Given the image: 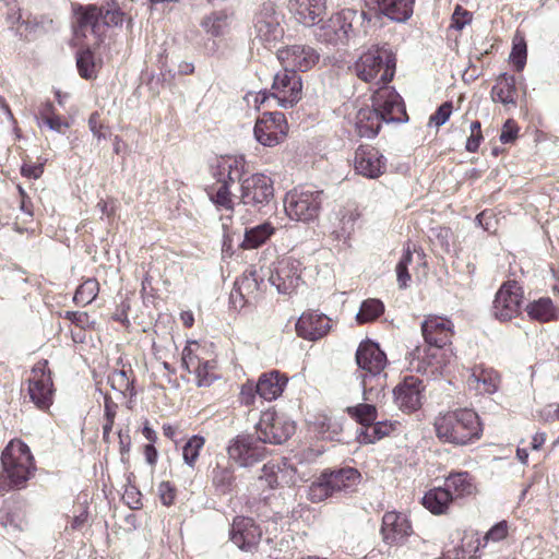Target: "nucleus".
Instances as JSON below:
<instances>
[{"label":"nucleus","instance_id":"nucleus-1","mask_svg":"<svg viewBox=\"0 0 559 559\" xmlns=\"http://www.w3.org/2000/svg\"><path fill=\"white\" fill-rule=\"evenodd\" d=\"M406 111L401 96L392 87H380L373 92L372 108H361L356 116V129L360 136L373 138L382 122H402Z\"/></svg>","mask_w":559,"mask_h":559},{"label":"nucleus","instance_id":"nucleus-2","mask_svg":"<svg viewBox=\"0 0 559 559\" xmlns=\"http://www.w3.org/2000/svg\"><path fill=\"white\" fill-rule=\"evenodd\" d=\"M358 366L357 378L360 379L365 401L376 402L383 396L384 378L382 374L386 366V356L378 344L364 341L356 350Z\"/></svg>","mask_w":559,"mask_h":559},{"label":"nucleus","instance_id":"nucleus-3","mask_svg":"<svg viewBox=\"0 0 559 559\" xmlns=\"http://www.w3.org/2000/svg\"><path fill=\"white\" fill-rule=\"evenodd\" d=\"M437 438L444 443L464 445L480 436L478 415L467 408L439 414L433 421Z\"/></svg>","mask_w":559,"mask_h":559},{"label":"nucleus","instance_id":"nucleus-4","mask_svg":"<svg viewBox=\"0 0 559 559\" xmlns=\"http://www.w3.org/2000/svg\"><path fill=\"white\" fill-rule=\"evenodd\" d=\"M396 69V58L386 46H373L366 50L355 62V73L364 82L376 85L377 88L388 87Z\"/></svg>","mask_w":559,"mask_h":559},{"label":"nucleus","instance_id":"nucleus-5","mask_svg":"<svg viewBox=\"0 0 559 559\" xmlns=\"http://www.w3.org/2000/svg\"><path fill=\"white\" fill-rule=\"evenodd\" d=\"M0 491L23 486L35 468L33 455L27 444L12 440L1 455Z\"/></svg>","mask_w":559,"mask_h":559},{"label":"nucleus","instance_id":"nucleus-6","mask_svg":"<svg viewBox=\"0 0 559 559\" xmlns=\"http://www.w3.org/2000/svg\"><path fill=\"white\" fill-rule=\"evenodd\" d=\"M124 14L116 2L107 3L106 7H96L90 4L82 8L78 13V25L75 27V37H94L98 41L104 26H118L123 22Z\"/></svg>","mask_w":559,"mask_h":559},{"label":"nucleus","instance_id":"nucleus-7","mask_svg":"<svg viewBox=\"0 0 559 559\" xmlns=\"http://www.w3.org/2000/svg\"><path fill=\"white\" fill-rule=\"evenodd\" d=\"M423 335L426 342L432 346L427 350L428 366L431 372L442 371L447 364H442L441 358L444 355L442 350L453 334L452 322L443 317L429 316L421 324Z\"/></svg>","mask_w":559,"mask_h":559},{"label":"nucleus","instance_id":"nucleus-8","mask_svg":"<svg viewBox=\"0 0 559 559\" xmlns=\"http://www.w3.org/2000/svg\"><path fill=\"white\" fill-rule=\"evenodd\" d=\"M322 203V191L294 189L286 193V215L296 222L310 223L318 218Z\"/></svg>","mask_w":559,"mask_h":559},{"label":"nucleus","instance_id":"nucleus-9","mask_svg":"<svg viewBox=\"0 0 559 559\" xmlns=\"http://www.w3.org/2000/svg\"><path fill=\"white\" fill-rule=\"evenodd\" d=\"M255 432L262 443L282 444L295 432V424L273 409L262 412L255 425Z\"/></svg>","mask_w":559,"mask_h":559},{"label":"nucleus","instance_id":"nucleus-10","mask_svg":"<svg viewBox=\"0 0 559 559\" xmlns=\"http://www.w3.org/2000/svg\"><path fill=\"white\" fill-rule=\"evenodd\" d=\"M364 15L353 9H345L332 15L326 22L318 27L316 37L328 44H344L354 31V22Z\"/></svg>","mask_w":559,"mask_h":559},{"label":"nucleus","instance_id":"nucleus-11","mask_svg":"<svg viewBox=\"0 0 559 559\" xmlns=\"http://www.w3.org/2000/svg\"><path fill=\"white\" fill-rule=\"evenodd\" d=\"M270 93L274 106L290 108L301 99V78L297 72L284 68L274 75Z\"/></svg>","mask_w":559,"mask_h":559},{"label":"nucleus","instance_id":"nucleus-12","mask_svg":"<svg viewBox=\"0 0 559 559\" xmlns=\"http://www.w3.org/2000/svg\"><path fill=\"white\" fill-rule=\"evenodd\" d=\"M47 360L34 365L28 377V395L39 409H48L53 401V383Z\"/></svg>","mask_w":559,"mask_h":559},{"label":"nucleus","instance_id":"nucleus-13","mask_svg":"<svg viewBox=\"0 0 559 559\" xmlns=\"http://www.w3.org/2000/svg\"><path fill=\"white\" fill-rule=\"evenodd\" d=\"M227 453L228 457L240 467H250L263 461L267 452L258 437L239 435L229 441Z\"/></svg>","mask_w":559,"mask_h":559},{"label":"nucleus","instance_id":"nucleus-14","mask_svg":"<svg viewBox=\"0 0 559 559\" xmlns=\"http://www.w3.org/2000/svg\"><path fill=\"white\" fill-rule=\"evenodd\" d=\"M523 304V289L515 281L501 285L492 304V316L502 322L516 318Z\"/></svg>","mask_w":559,"mask_h":559},{"label":"nucleus","instance_id":"nucleus-15","mask_svg":"<svg viewBox=\"0 0 559 559\" xmlns=\"http://www.w3.org/2000/svg\"><path fill=\"white\" fill-rule=\"evenodd\" d=\"M182 365L185 368L195 376L199 386H207L209 378L206 372L202 373V367L215 368L216 364L212 350L206 344L197 341H190L182 350Z\"/></svg>","mask_w":559,"mask_h":559},{"label":"nucleus","instance_id":"nucleus-16","mask_svg":"<svg viewBox=\"0 0 559 559\" xmlns=\"http://www.w3.org/2000/svg\"><path fill=\"white\" fill-rule=\"evenodd\" d=\"M253 28V43H258L266 49L274 48L284 36L281 15L272 7H265L257 13Z\"/></svg>","mask_w":559,"mask_h":559},{"label":"nucleus","instance_id":"nucleus-17","mask_svg":"<svg viewBox=\"0 0 559 559\" xmlns=\"http://www.w3.org/2000/svg\"><path fill=\"white\" fill-rule=\"evenodd\" d=\"M288 132L284 114L264 112L255 122L254 139L263 146L273 147L282 143Z\"/></svg>","mask_w":559,"mask_h":559},{"label":"nucleus","instance_id":"nucleus-18","mask_svg":"<svg viewBox=\"0 0 559 559\" xmlns=\"http://www.w3.org/2000/svg\"><path fill=\"white\" fill-rule=\"evenodd\" d=\"M241 202L255 207L263 206L273 199L274 188L270 177L252 174L240 181Z\"/></svg>","mask_w":559,"mask_h":559},{"label":"nucleus","instance_id":"nucleus-19","mask_svg":"<svg viewBox=\"0 0 559 559\" xmlns=\"http://www.w3.org/2000/svg\"><path fill=\"white\" fill-rule=\"evenodd\" d=\"M270 283L280 294L294 293L301 283V262L292 257L280 260Z\"/></svg>","mask_w":559,"mask_h":559},{"label":"nucleus","instance_id":"nucleus-20","mask_svg":"<svg viewBox=\"0 0 559 559\" xmlns=\"http://www.w3.org/2000/svg\"><path fill=\"white\" fill-rule=\"evenodd\" d=\"M277 59L292 71H307L319 61V53L311 46L296 44L278 49Z\"/></svg>","mask_w":559,"mask_h":559},{"label":"nucleus","instance_id":"nucleus-21","mask_svg":"<svg viewBox=\"0 0 559 559\" xmlns=\"http://www.w3.org/2000/svg\"><path fill=\"white\" fill-rule=\"evenodd\" d=\"M354 168L357 174L369 179H376L384 174L386 159L378 148L370 145H360L355 151Z\"/></svg>","mask_w":559,"mask_h":559},{"label":"nucleus","instance_id":"nucleus-22","mask_svg":"<svg viewBox=\"0 0 559 559\" xmlns=\"http://www.w3.org/2000/svg\"><path fill=\"white\" fill-rule=\"evenodd\" d=\"M209 199L215 205L216 210L221 212L222 228L224 230L225 242L229 239V227L233 221L235 211V202L230 192V185L224 182H216L206 190Z\"/></svg>","mask_w":559,"mask_h":559},{"label":"nucleus","instance_id":"nucleus-23","mask_svg":"<svg viewBox=\"0 0 559 559\" xmlns=\"http://www.w3.org/2000/svg\"><path fill=\"white\" fill-rule=\"evenodd\" d=\"M423 381L414 376L406 377L393 391L394 400L400 409L415 412L421 406Z\"/></svg>","mask_w":559,"mask_h":559},{"label":"nucleus","instance_id":"nucleus-24","mask_svg":"<svg viewBox=\"0 0 559 559\" xmlns=\"http://www.w3.org/2000/svg\"><path fill=\"white\" fill-rule=\"evenodd\" d=\"M262 532L249 518L235 519L230 530V540L241 550L251 551L259 543Z\"/></svg>","mask_w":559,"mask_h":559},{"label":"nucleus","instance_id":"nucleus-25","mask_svg":"<svg viewBox=\"0 0 559 559\" xmlns=\"http://www.w3.org/2000/svg\"><path fill=\"white\" fill-rule=\"evenodd\" d=\"M330 330V318L323 313L312 311L304 312L296 323V332L298 336L308 341L322 338Z\"/></svg>","mask_w":559,"mask_h":559},{"label":"nucleus","instance_id":"nucleus-26","mask_svg":"<svg viewBox=\"0 0 559 559\" xmlns=\"http://www.w3.org/2000/svg\"><path fill=\"white\" fill-rule=\"evenodd\" d=\"M246 160L240 155H225L215 158L212 164V175L218 182L227 185L241 180L245 173Z\"/></svg>","mask_w":559,"mask_h":559},{"label":"nucleus","instance_id":"nucleus-27","mask_svg":"<svg viewBox=\"0 0 559 559\" xmlns=\"http://www.w3.org/2000/svg\"><path fill=\"white\" fill-rule=\"evenodd\" d=\"M288 7L299 23L313 26L324 15L326 0H289Z\"/></svg>","mask_w":559,"mask_h":559},{"label":"nucleus","instance_id":"nucleus-28","mask_svg":"<svg viewBox=\"0 0 559 559\" xmlns=\"http://www.w3.org/2000/svg\"><path fill=\"white\" fill-rule=\"evenodd\" d=\"M500 382L499 373L495 369L483 365L473 367L467 378L468 388L476 391L478 394L496 393Z\"/></svg>","mask_w":559,"mask_h":559},{"label":"nucleus","instance_id":"nucleus-29","mask_svg":"<svg viewBox=\"0 0 559 559\" xmlns=\"http://www.w3.org/2000/svg\"><path fill=\"white\" fill-rule=\"evenodd\" d=\"M382 534L388 543H400L412 534V525L406 515L386 512L382 519Z\"/></svg>","mask_w":559,"mask_h":559},{"label":"nucleus","instance_id":"nucleus-30","mask_svg":"<svg viewBox=\"0 0 559 559\" xmlns=\"http://www.w3.org/2000/svg\"><path fill=\"white\" fill-rule=\"evenodd\" d=\"M261 479H264L270 488L292 486L297 481L296 468L284 461L282 464L267 463L262 467Z\"/></svg>","mask_w":559,"mask_h":559},{"label":"nucleus","instance_id":"nucleus-31","mask_svg":"<svg viewBox=\"0 0 559 559\" xmlns=\"http://www.w3.org/2000/svg\"><path fill=\"white\" fill-rule=\"evenodd\" d=\"M287 381V378L277 370L265 372L257 382L258 395L265 401L276 400L283 393Z\"/></svg>","mask_w":559,"mask_h":559},{"label":"nucleus","instance_id":"nucleus-32","mask_svg":"<svg viewBox=\"0 0 559 559\" xmlns=\"http://www.w3.org/2000/svg\"><path fill=\"white\" fill-rule=\"evenodd\" d=\"M491 98L495 103L504 106H515L518 98L516 79L508 73L500 74L491 88Z\"/></svg>","mask_w":559,"mask_h":559},{"label":"nucleus","instance_id":"nucleus-33","mask_svg":"<svg viewBox=\"0 0 559 559\" xmlns=\"http://www.w3.org/2000/svg\"><path fill=\"white\" fill-rule=\"evenodd\" d=\"M361 213L355 204H348L336 214L338 221L337 226L333 230V235L337 239H348L355 230V225L360 218Z\"/></svg>","mask_w":559,"mask_h":559},{"label":"nucleus","instance_id":"nucleus-34","mask_svg":"<svg viewBox=\"0 0 559 559\" xmlns=\"http://www.w3.org/2000/svg\"><path fill=\"white\" fill-rule=\"evenodd\" d=\"M76 46L81 47V51L76 57V66L80 72V75L84 79H92L95 76V64L93 62V55L91 52V47L96 45L98 41H95L94 37L88 36V38L81 37L79 40L74 36L73 38Z\"/></svg>","mask_w":559,"mask_h":559},{"label":"nucleus","instance_id":"nucleus-35","mask_svg":"<svg viewBox=\"0 0 559 559\" xmlns=\"http://www.w3.org/2000/svg\"><path fill=\"white\" fill-rule=\"evenodd\" d=\"M415 0H377L379 10L392 21L405 22L412 14Z\"/></svg>","mask_w":559,"mask_h":559},{"label":"nucleus","instance_id":"nucleus-36","mask_svg":"<svg viewBox=\"0 0 559 559\" xmlns=\"http://www.w3.org/2000/svg\"><path fill=\"white\" fill-rule=\"evenodd\" d=\"M452 501L453 496L445 487L430 489L423 497V506L433 514L445 513Z\"/></svg>","mask_w":559,"mask_h":559},{"label":"nucleus","instance_id":"nucleus-37","mask_svg":"<svg viewBox=\"0 0 559 559\" xmlns=\"http://www.w3.org/2000/svg\"><path fill=\"white\" fill-rule=\"evenodd\" d=\"M444 487L452 493L453 499L469 496L476 489L473 478L467 472L450 474L445 479Z\"/></svg>","mask_w":559,"mask_h":559},{"label":"nucleus","instance_id":"nucleus-38","mask_svg":"<svg viewBox=\"0 0 559 559\" xmlns=\"http://www.w3.org/2000/svg\"><path fill=\"white\" fill-rule=\"evenodd\" d=\"M324 474L330 481V488H332L333 492L352 489L358 484L360 478L358 471L352 467Z\"/></svg>","mask_w":559,"mask_h":559},{"label":"nucleus","instance_id":"nucleus-39","mask_svg":"<svg viewBox=\"0 0 559 559\" xmlns=\"http://www.w3.org/2000/svg\"><path fill=\"white\" fill-rule=\"evenodd\" d=\"M526 311L532 319L540 322L559 319V308H557L548 297L530 302L526 307Z\"/></svg>","mask_w":559,"mask_h":559},{"label":"nucleus","instance_id":"nucleus-40","mask_svg":"<svg viewBox=\"0 0 559 559\" xmlns=\"http://www.w3.org/2000/svg\"><path fill=\"white\" fill-rule=\"evenodd\" d=\"M275 231V228L270 223H263L245 233L241 248L246 250L255 249L262 246Z\"/></svg>","mask_w":559,"mask_h":559},{"label":"nucleus","instance_id":"nucleus-41","mask_svg":"<svg viewBox=\"0 0 559 559\" xmlns=\"http://www.w3.org/2000/svg\"><path fill=\"white\" fill-rule=\"evenodd\" d=\"M229 16L225 12H213L201 22L203 29L214 37L225 35L229 31Z\"/></svg>","mask_w":559,"mask_h":559},{"label":"nucleus","instance_id":"nucleus-42","mask_svg":"<svg viewBox=\"0 0 559 559\" xmlns=\"http://www.w3.org/2000/svg\"><path fill=\"white\" fill-rule=\"evenodd\" d=\"M508 523L501 521L493 525L483 537L477 533L472 534V542L476 544L473 555H476L481 547H486L489 542L498 543L504 539L508 535Z\"/></svg>","mask_w":559,"mask_h":559},{"label":"nucleus","instance_id":"nucleus-43","mask_svg":"<svg viewBox=\"0 0 559 559\" xmlns=\"http://www.w3.org/2000/svg\"><path fill=\"white\" fill-rule=\"evenodd\" d=\"M394 430V424L390 421H377L369 424L358 435L361 443H374L376 441L389 436Z\"/></svg>","mask_w":559,"mask_h":559},{"label":"nucleus","instance_id":"nucleus-44","mask_svg":"<svg viewBox=\"0 0 559 559\" xmlns=\"http://www.w3.org/2000/svg\"><path fill=\"white\" fill-rule=\"evenodd\" d=\"M376 402L366 401L367 403L347 407V414L365 428L377 419Z\"/></svg>","mask_w":559,"mask_h":559},{"label":"nucleus","instance_id":"nucleus-45","mask_svg":"<svg viewBox=\"0 0 559 559\" xmlns=\"http://www.w3.org/2000/svg\"><path fill=\"white\" fill-rule=\"evenodd\" d=\"M234 290L246 300L254 298L259 290V282L255 272L250 271L237 278L235 282Z\"/></svg>","mask_w":559,"mask_h":559},{"label":"nucleus","instance_id":"nucleus-46","mask_svg":"<svg viewBox=\"0 0 559 559\" xmlns=\"http://www.w3.org/2000/svg\"><path fill=\"white\" fill-rule=\"evenodd\" d=\"M205 444V438L199 435L192 436L182 448L183 462L191 468H194L200 452Z\"/></svg>","mask_w":559,"mask_h":559},{"label":"nucleus","instance_id":"nucleus-47","mask_svg":"<svg viewBox=\"0 0 559 559\" xmlns=\"http://www.w3.org/2000/svg\"><path fill=\"white\" fill-rule=\"evenodd\" d=\"M99 284L95 278H87L76 289L73 300L76 305H90L98 295Z\"/></svg>","mask_w":559,"mask_h":559},{"label":"nucleus","instance_id":"nucleus-48","mask_svg":"<svg viewBox=\"0 0 559 559\" xmlns=\"http://www.w3.org/2000/svg\"><path fill=\"white\" fill-rule=\"evenodd\" d=\"M384 311V306L379 299L365 300L356 314L358 323H368L379 318Z\"/></svg>","mask_w":559,"mask_h":559},{"label":"nucleus","instance_id":"nucleus-49","mask_svg":"<svg viewBox=\"0 0 559 559\" xmlns=\"http://www.w3.org/2000/svg\"><path fill=\"white\" fill-rule=\"evenodd\" d=\"M334 492L330 488V481L326 475L323 473L318 480L313 481L308 490V498L312 502H321L324 499L332 496Z\"/></svg>","mask_w":559,"mask_h":559},{"label":"nucleus","instance_id":"nucleus-50","mask_svg":"<svg viewBox=\"0 0 559 559\" xmlns=\"http://www.w3.org/2000/svg\"><path fill=\"white\" fill-rule=\"evenodd\" d=\"M527 47L524 37L515 36L513 46L510 53V62L514 66L516 71H522L526 64Z\"/></svg>","mask_w":559,"mask_h":559},{"label":"nucleus","instance_id":"nucleus-51","mask_svg":"<svg viewBox=\"0 0 559 559\" xmlns=\"http://www.w3.org/2000/svg\"><path fill=\"white\" fill-rule=\"evenodd\" d=\"M314 429L323 439H332L341 431L340 425L325 415L316 418Z\"/></svg>","mask_w":559,"mask_h":559},{"label":"nucleus","instance_id":"nucleus-52","mask_svg":"<svg viewBox=\"0 0 559 559\" xmlns=\"http://www.w3.org/2000/svg\"><path fill=\"white\" fill-rule=\"evenodd\" d=\"M412 261L413 253L411 252L409 249H406L395 269L400 288H406L408 286V283L411 281L408 265L412 263Z\"/></svg>","mask_w":559,"mask_h":559},{"label":"nucleus","instance_id":"nucleus-53","mask_svg":"<svg viewBox=\"0 0 559 559\" xmlns=\"http://www.w3.org/2000/svg\"><path fill=\"white\" fill-rule=\"evenodd\" d=\"M108 381L111 388L116 391H119L120 393L127 392L132 385L130 374L126 370L112 371L108 377Z\"/></svg>","mask_w":559,"mask_h":559},{"label":"nucleus","instance_id":"nucleus-54","mask_svg":"<svg viewBox=\"0 0 559 559\" xmlns=\"http://www.w3.org/2000/svg\"><path fill=\"white\" fill-rule=\"evenodd\" d=\"M473 14L461 5H456L451 17V27L456 31H462L466 25L472 22Z\"/></svg>","mask_w":559,"mask_h":559},{"label":"nucleus","instance_id":"nucleus-55","mask_svg":"<svg viewBox=\"0 0 559 559\" xmlns=\"http://www.w3.org/2000/svg\"><path fill=\"white\" fill-rule=\"evenodd\" d=\"M234 480L233 472L228 468H216L214 469L213 484L221 489L226 491L229 489Z\"/></svg>","mask_w":559,"mask_h":559},{"label":"nucleus","instance_id":"nucleus-56","mask_svg":"<svg viewBox=\"0 0 559 559\" xmlns=\"http://www.w3.org/2000/svg\"><path fill=\"white\" fill-rule=\"evenodd\" d=\"M452 103L445 102L443 103L437 111L430 116L429 124H433L435 127L439 128L443 126L450 118L452 114Z\"/></svg>","mask_w":559,"mask_h":559},{"label":"nucleus","instance_id":"nucleus-57","mask_svg":"<svg viewBox=\"0 0 559 559\" xmlns=\"http://www.w3.org/2000/svg\"><path fill=\"white\" fill-rule=\"evenodd\" d=\"M88 128L97 140L107 139L109 135V129L100 122V116L98 112H93L90 116Z\"/></svg>","mask_w":559,"mask_h":559},{"label":"nucleus","instance_id":"nucleus-58","mask_svg":"<svg viewBox=\"0 0 559 559\" xmlns=\"http://www.w3.org/2000/svg\"><path fill=\"white\" fill-rule=\"evenodd\" d=\"M270 91H261L259 93H248L245 97L249 106L259 109L261 105L269 104L270 107L274 106Z\"/></svg>","mask_w":559,"mask_h":559},{"label":"nucleus","instance_id":"nucleus-59","mask_svg":"<svg viewBox=\"0 0 559 559\" xmlns=\"http://www.w3.org/2000/svg\"><path fill=\"white\" fill-rule=\"evenodd\" d=\"M159 499L164 506H171L176 499V488L169 481H162L157 487Z\"/></svg>","mask_w":559,"mask_h":559},{"label":"nucleus","instance_id":"nucleus-60","mask_svg":"<svg viewBox=\"0 0 559 559\" xmlns=\"http://www.w3.org/2000/svg\"><path fill=\"white\" fill-rule=\"evenodd\" d=\"M258 394V384L248 381L241 386L240 401L245 405H252Z\"/></svg>","mask_w":559,"mask_h":559},{"label":"nucleus","instance_id":"nucleus-61","mask_svg":"<svg viewBox=\"0 0 559 559\" xmlns=\"http://www.w3.org/2000/svg\"><path fill=\"white\" fill-rule=\"evenodd\" d=\"M66 318L81 329L90 328L93 324L90 316L82 311H67Z\"/></svg>","mask_w":559,"mask_h":559},{"label":"nucleus","instance_id":"nucleus-62","mask_svg":"<svg viewBox=\"0 0 559 559\" xmlns=\"http://www.w3.org/2000/svg\"><path fill=\"white\" fill-rule=\"evenodd\" d=\"M44 124L50 130L61 134H63L70 127L69 122L57 114L53 117H50L46 122H44Z\"/></svg>","mask_w":559,"mask_h":559},{"label":"nucleus","instance_id":"nucleus-63","mask_svg":"<svg viewBox=\"0 0 559 559\" xmlns=\"http://www.w3.org/2000/svg\"><path fill=\"white\" fill-rule=\"evenodd\" d=\"M7 20L11 24V26H14L19 24L22 19L21 10L16 3V0H7Z\"/></svg>","mask_w":559,"mask_h":559},{"label":"nucleus","instance_id":"nucleus-64","mask_svg":"<svg viewBox=\"0 0 559 559\" xmlns=\"http://www.w3.org/2000/svg\"><path fill=\"white\" fill-rule=\"evenodd\" d=\"M540 416L545 421L559 420V404H549L542 412Z\"/></svg>","mask_w":559,"mask_h":559}]
</instances>
